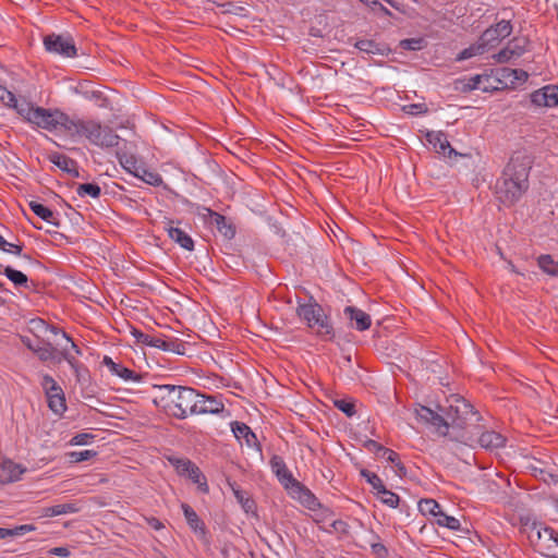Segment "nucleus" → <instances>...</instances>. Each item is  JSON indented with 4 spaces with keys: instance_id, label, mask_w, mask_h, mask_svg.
I'll return each mask as SVG.
<instances>
[{
    "instance_id": "obj_18",
    "label": "nucleus",
    "mask_w": 558,
    "mask_h": 558,
    "mask_svg": "<svg viewBox=\"0 0 558 558\" xmlns=\"http://www.w3.org/2000/svg\"><path fill=\"white\" fill-rule=\"evenodd\" d=\"M151 348L177 353L179 355L186 353V343L174 337H154Z\"/></svg>"
},
{
    "instance_id": "obj_35",
    "label": "nucleus",
    "mask_w": 558,
    "mask_h": 558,
    "mask_svg": "<svg viewBox=\"0 0 558 558\" xmlns=\"http://www.w3.org/2000/svg\"><path fill=\"white\" fill-rule=\"evenodd\" d=\"M486 51H487L486 48L484 47L482 41L478 39L476 43H474L471 46H469L468 48H464L463 50H461L458 53L456 60L457 61L468 60V59H471L476 56H482Z\"/></svg>"
},
{
    "instance_id": "obj_26",
    "label": "nucleus",
    "mask_w": 558,
    "mask_h": 558,
    "mask_svg": "<svg viewBox=\"0 0 558 558\" xmlns=\"http://www.w3.org/2000/svg\"><path fill=\"white\" fill-rule=\"evenodd\" d=\"M208 216L213 218V222L215 223L217 230L227 239H233L235 235L234 226L227 219L226 216L214 211L213 209H208Z\"/></svg>"
},
{
    "instance_id": "obj_55",
    "label": "nucleus",
    "mask_w": 558,
    "mask_h": 558,
    "mask_svg": "<svg viewBox=\"0 0 558 558\" xmlns=\"http://www.w3.org/2000/svg\"><path fill=\"white\" fill-rule=\"evenodd\" d=\"M95 438L93 434L89 433H80L76 434L70 441L71 445L74 446H84L92 442V440Z\"/></svg>"
},
{
    "instance_id": "obj_34",
    "label": "nucleus",
    "mask_w": 558,
    "mask_h": 558,
    "mask_svg": "<svg viewBox=\"0 0 558 558\" xmlns=\"http://www.w3.org/2000/svg\"><path fill=\"white\" fill-rule=\"evenodd\" d=\"M35 529L33 524H22L12 529L0 527V539L23 536L26 533L35 531Z\"/></svg>"
},
{
    "instance_id": "obj_2",
    "label": "nucleus",
    "mask_w": 558,
    "mask_h": 558,
    "mask_svg": "<svg viewBox=\"0 0 558 558\" xmlns=\"http://www.w3.org/2000/svg\"><path fill=\"white\" fill-rule=\"evenodd\" d=\"M532 168L531 158L522 153H514L506 165L496 183V195L505 206H512L529 189Z\"/></svg>"
},
{
    "instance_id": "obj_19",
    "label": "nucleus",
    "mask_w": 558,
    "mask_h": 558,
    "mask_svg": "<svg viewBox=\"0 0 558 558\" xmlns=\"http://www.w3.org/2000/svg\"><path fill=\"white\" fill-rule=\"evenodd\" d=\"M173 223L174 222L172 220H169L165 223L163 229L167 232L168 236L177 244H179L182 248L193 251V239L181 228L174 227Z\"/></svg>"
},
{
    "instance_id": "obj_44",
    "label": "nucleus",
    "mask_w": 558,
    "mask_h": 558,
    "mask_svg": "<svg viewBox=\"0 0 558 558\" xmlns=\"http://www.w3.org/2000/svg\"><path fill=\"white\" fill-rule=\"evenodd\" d=\"M168 461L181 476H185L195 464L189 459L177 457H168Z\"/></svg>"
},
{
    "instance_id": "obj_14",
    "label": "nucleus",
    "mask_w": 558,
    "mask_h": 558,
    "mask_svg": "<svg viewBox=\"0 0 558 558\" xmlns=\"http://www.w3.org/2000/svg\"><path fill=\"white\" fill-rule=\"evenodd\" d=\"M526 39L513 38L505 48L493 56L497 63H507L511 59L521 57L526 51Z\"/></svg>"
},
{
    "instance_id": "obj_61",
    "label": "nucleus",
    "mask_w": 558,
    "mask_h": 558,
    "mask_svg": "<svg viewBox=\"0 0 558 558\" xmlns=\"http://www.w3.org/2000/svg\"><path fill=\"white\" fill-rule=\"evenodd\" d=\"M482 78H483V76L478 75V74L470 77L469 82L466 84L468 88L471 90L480 88V83H481Z\"/></svg>"
},
{
    "instance_id": "obj_9",
    "label": "nucleus",
    "mask_w": 558,
    "mask_h": 558,
    "mask_svg": "<svg viewBox=\"0 0 558 558\" xmlns=\"http://www.w3.org/2000/svg\"><path fill=\"white\" fill-rule=\"evenodd\" d=\"M447 405L437 408L444 412L448 418H468L470 415L477 414L474 405L465 398L453 395L446 400Z\"/></svg>"
},
{
    "instance_id": "obj_54",
    "label": "nucleus",
    "mask_w": 558,
    "mask_h": 558,
    "mask_svg": "<svg viewBox=\"0 0 558 558\" xmlns=\"http://www.w3.org/2000/svg\"><path fill=\"white\" fill-rule=\"evenodd\" d=\"M415 413H416V418H422V420H425V418H444V416L441 414L435 412L430 408L423 407V405H420V409L416 408L415 409Z\"/></svg>"
},
{
    "instance_id": "obj_39",
    "label": "nucleus",
    "mask_w": 558,
    "mask_h": 558,
    "mask_svg": "<svg viewBox=\"0 0 558 558\" xmlns=\"http://www.w3.org/2000/svg\"><path fill=\"white\" fill-rule=\"evenodd\" d=\"M185 476L189 477L194 484H197L198 489L202 493H204V494L208 493L209 487L207 484V480L196 464H194V466L190 470V472Z\"/></svg>"
},
{
    "instance_id": "obj_60",
    "label": "nucleus",
    "mask_w": 558,
    "mask_h": 558,
    "mask_svg": "<svg viewBox=\"0 0 558 558\" xmlns=\"http://www.w3.org/2000/svg\"><path fill=\"white\" fill-rule=\"evenodd\" d=\"M369 8L373 11H379L385 16H389V17L392 16V12L389 9H387L384 4H381L378 0H376V4H372V5H369Z\"/></svg>"
},
{
    "instance_id": "obj_3",
    "label": "nucleus",
    "mask_w": 558,
    "mask_h": 558,
    "mask_svg": "<svg viewBox=\"0 0 558 558\" xmlns=\"http://www.w3.org/2000/svg\"><path fill=\"white\" fill-rule=\"evenodd\" d=\"M296 314L318 338L324 341L333 340L335 329L331 319L316 301L311 299L307 303H299Z\"/></svg>"
},
{
    "instance_id": "obj_16",
    "label": "nucleus",
    "mask_w": 558,
    "mask_h": 558,
    "mask_svg": "<svg viewBox=\"0 0 558 558\" xmlns=\"http://www.w3.org/2000/svg\"><path fill=\"white\" fill-rule=\"evenodd\" d=\"M344 316L350 320L351 327L359 331H365L372 326L371 316L355 306H345L343 310Z\"/></svg>"
},
{
    "instance_id": "obj_15",
    "label": "nucleus",
    "mask_w": 558,
    "mask_h": 558,
    "mask_svg": "<svg viewBox=\"0 0 558 558\" xmlns=\"http://www.w3.org/2000/svg\"><path fill=\"white\" fill-rule=\"evenodd\" d=\"M286 489L293 499L300 501L308 510L315 511L319 507L317 498L300 482L295 481Z\"/></svg>"
},
{
    "instance_id": "obj_64",
    "label": "nucleus",
    "mask_w": 558,
    "mask_h": 558,
    "mask_svg": "<svg viewBox=\"0 0 558 558\" xmlns=\"http://www.w3.org/2000/svg\"><path fill=\"white\" fill-rule=\"evenodd\" d=\"M63 357L69 363V365L71 366L72 369L81 367L82 363L80 361H77L74 356L69 354L68 352H63Z\"/></svg>"
},
{
    "instance_id": "obj_6",
    "label": "nucleus",
    "mask_w": 558,
    "mask_h": 558,
    "mask_svg": "<svg viewBox=\"0 0 558 558\" xmlns=\"http://www.w3.org/2000/svg\"><path fill=\"white\" fill-rule=\"evenodd\" d=\"M183 389V386H157V395L154 398V402L167 416L178 418V412L180 410L179 400H181ZM181 418H185V416H181Z\"/></svg>"
},
{
    "instance_id": "obj_22",
    "label": "nucleus",
    "mask_w": 558,
    "mask_h": 558,
    "mask_svg": "<svg viewBox=\"0 0 558 558\" xmlns=\"http://www.w3.org/2000/svg\"><path fill=\"white\" fill-rule=\"evenodd\" d=\"M180 410L178 412V417L189 415H194L195 405L197 404L196 399V390L191 387H184L183 392H181V400H179Z\"/></svg>"
},
{
    "instance_id": "obj_7",
    "label": "nucleus",
    "mask_w": 558,
    "mask_h": 558,
    "mask_svg": "<svg viewBox=\"0 0 558 558\" xmlns=\"http://www.w3.org/2000/svg\"><path fill=\"white\" fill-rule=\"evenodd\" d=\"M119 161L122 166V168L132 174L133 177L141 179L146 184L151 186H161L163 183L162 177L148 168H146L144 165L140 163L135 156L133 155H123L119 158Z\"/></svg>"
},
{
    "instance_id": "obj_42",
    "label": "nucleus",
    "mask_w": 558,
    "mask_h": 558,
    "mask_svg": "<svg viewBox=\"0 0 558 558\" xmlns=\"http://www.w3.org/2000/svg\"><path fill=\"white\" fill-rule=\"evenodd\" d=\"M0 251L8 253V254L22 256L28 260L32 259L29 255H25V254L22 255V251H23L22 243L15 244V243L9 242L5 240V238L1 233H0Z\"/></svg>"
},
{
    "instance_id": "obj_12",
    "label": "nucleus",
    "mask_w": 558,
    "mask_h": 558,
    "mask_svg": "<svg viewBox=\"0 0 558 558\" xmlns=\"http://www.w3.org/2000/svg\"><path fill=\"white\" fill-rule=\"evenodd\" d=\"M196 399L194 415L219 414L225 410L221 396H206L196 390Z\"/></svg>"
},
{
    "instance_id": "obj_31",
    "label": "nucleus",
    "mask_w": 558,
    "mask_h": 558,
    "mask_svg": "<svg viewBox=\"0 0 558 558\" xmlns=\"http://www.w3.org/2000/svg\"><path fill=\"white\" fill-rule=\"evenodd\" d=\"M80 507L75 502L60 504L44 509L43 517H57L61 514L75 513Z\"/></svg>"
},
{
    "instance_id": "obj_17",
    "label": "nucleus",
    "mask_w": 558,
    "mask_h": 558,
    "mask_svg": "<svg viewBox=\"0 0 558 558\" xmlns=\"http://www.w3.org/2000/svg\"><path fill=\"white\" fill-rule=\"evenodd\" d=\"M102 364L108 367L111 374L122 378L125 381L138 383L142 379V375L135 371L124 366L121 363L114 362L110 356H105Z\"/></svg>"
},
{
    "instance_id": "obj_13",
    "label": "nucleus",
    "mask_w": 558,
    "mask_h": 558,
    "mask_svg": "<svg viewBox=\"0 0 558 558\" xmlns=\"http://www.w3.org/2000/svg\"><path fill=\"white\" fill-rule=\"evenodd\" d=\"M531 102L536 107H558V85L549 84L530 95Z\"/></svg>"
},
{
    "instance_id": "obj_57",
    "label": "nucleus",
    "mask_w": 558,
    "mask_h": 558,
    "mask_svg": "<svg viewBox=\"0 0 558 558\" xmlns=\"http://www.w3.org/2000/svg\"><path fill=\"white\" fill-rule=\"evenodd\" d=\"M72 371L78 383L85 384L89 380V372L84 364H81L80 368H73Z\"/></svg>"
},
{
    "instance_id": "obj_53",
    "label": "nucleus",
    "mask_w": 558,
    "mask_h": 558,
    "mask_svg": "<svg viewBox=\"0 0 558 558\" xmlns=\"http://www.w3.org/2000/svg\"><path fill=\"white\" fill-rule=\"evenodd\" d=\"M131 335L135 338L137 343H142L148 347H151L153 340L155 336H150L148 333L143 332L137 328H132Z\"/></svg>"
},
{
    "instance_id": "obj_20",
    "label": "nucleus",
    "mask_w": 558,
    "mask_h": 558,
    "mask_svg": "<svg viewBox=\"0 0 558 558\" xmlns=\"http://www.w3.org/2000/svg\"><path fill=\"white\" fill-rule=\"evenodd\" d=\"M25 472L20 464L14 463L11 460H0V484H8L21 478V475Z\"/></svg>"
},
{
    "instance_id": "obj_62",
    "label": "nucleus",
    "mask_w": 558,
    "mask_h": 558,
    "mask_svg": "<svg viewBox=\"0 0 558 558\" xmlns=\"http://www.w3.org/2000/svg\"><path fill=\"white\" fill-rule=\"evenodd\" d=\"M365 446H366L369 450H372V451L376 452L377 454H378V453H381V454H383V453H384V450L386 449L385 447H383L381 445H379L378 442H376V441H374V440H368V441L365 444Z\"/></svg>"
},
{
    "instance_id": "obj_21",
    "label": "nucleus",
    "mask_w": 558,
    "mask_h": 558,
    "mask_svg": "<svg viewBox=\"0 0 558 558\" xmlns=\"http://www.w3.org/2000/svg\"><path fill=\"white\" fill-rule=\"evenodd\" d=\"M427 424V429L430 434L449 437L452 440L465 441L464 435L460 433H450V429H454V427L449 424L448 421H425Z\"/></svg>"
},
{
    "instance_id": "obj_11",
    "label": "nucleus",
    "mask_w": 558,
    "mask_h": 558,
    "mask_svg": "<svg viewBox=\"0 0 558 558\" xmlns=\"http://www.w3.org/2000/svg\"><path fill=\"white\" fill-rule=\"evenodd\" d=\"M43 386L47 391L49 408L56 414H61L66 409L62 389L57 385L56 380L50 375L44 376Z\"/></svg>"
},
{
    "instance_id": "obj_49",
    "label": "nucleus",
    "mask_w": 558,
    "mask_h": 558,
    "mask_svg": "<svg viewBox=\"0 0 558 558\" xmlns=\"http://www.w3.org/2000/svg\"><path fill=\"white\" fill-rule=\"evenodd\" d=\"M85 97L89 100H94L98 108L107 109L110 107L109 98L100 90L86 93Z\"/></svg>"
},
{
    "instance_id": "obj_32",
    "label": "nucleus",
    "mask_w": 558,
    "mask_h": 558,
    "mask_svg": "<svg viewBox=\"0 0 558 558\" xmlns=\"http://www.w3.org/2000/svg\"><path fill=\"white\" fill-rule=\"evenodd\" d=\"M537 265L547 275L558 277V260L556 262L550 254L539 255Z\"/></svg>"
},
{
    "instance_id": "obj_25",
    "label": "nucleus",
    "mask_w": 558,
    "mask_h": 558,
    "mask_svg": "<svg viewBox=\"0 0 558 558\" xmlns=\"http://www.w3.org/2000/svg\"><path fill=\"white\" fill-rule=\"evenodd\" d=\"M270 465L272 472L277 475L279 482L283 485L284 488H288L289 485L296 481L295 478H293L292 474L287 469L286 463L281 458L274 457L270 460Z\"/></svg>"
},
{
    "instance_id": "obj_63",
    "label": "nucleus",
    "mask_w": 558,
    "mask_h": 558,
    "mask_svg": "<svg viewBox=\"0 0 558 558\" xmlns=\"http://www.w3.org/2000/svg\"><path fill=\"white\" fill-rule=\"evenodd\" d=\"M21 342L34 353V350L36 349L37 341L32 340L27 336H20Z\"/></svg>"
},
{
    "instance_id": "obj_50",
    "label": "nucleus",
    "mask_w": 558,
    "mask_h": 558,
    "mask_svg": "<svg viewBox=\"0 0 558 558\" xmlns=\"http://www.w3.org/2000/svg\"><path fill=\"white\" fill-rule=\"evenodd\" d=\"M96 454H97L96 451L89 450V449L82 450V451H72V452L66 453L69 460L74 463L89 460V459L94 458Z\"/></svg>"
},
{
    "instance_id": "obj_59",
    "label": "nucleus",
    "mask_w": 558,
    "mask_h": 558,
    "mask_svg": "<svg viewBox=\"0 0 558 558\" xmlns=\"http://www.w3.org/2000/svg\"><path fill=\"white\" fill-rule=\"evenodd\" d=\"M381 457H384L388 462H390L392 464L398 462V460L400 459L399 454L397 452H395L393 450L388 449V448L384 450V453L381 454Z\"/></svg>"
},
{
    "instance_id": "obj_46",
    "label": "nucleus",
    "mask_w": 558,
    "mask_h": 558,
    "mask_svg": "<svg viewBox=\"0 0 558 558\" xmlns=\"http://www.w3.org/2000/svg\"><path fill=\"white\" fill-rule=\"evenodd\" d=\"M76 193L81 197L88 195L93 198H98L101 194V189L96 183H83L77 186Z\"/></svg>"
},
{
    "instance_id": "obj_36",
    "label": "nucleus",
    "mask_w": 558,
    "mask_h": 558,
    "mask_svg": "<svg viewBox=\"0 0 558 558\" xmlns=\"http://www.w3.org/2000/svg\"><path fill=\"white\" fill-rule=\"evenodd\" d=\"M333 405L349 417L356 414V401L351 397L335 399Z\"/></svg>"
},
{
    "instance_id": "obj_52",
    "label": "nucleus",
    "mask_w": 558,
    "mask_h": 558,
    "mask_svg": "<svg viewBox=\"0 0 558 558\" xmlns=\"http://www.w3.org/2000/svg\"><path fill=\"white\" fill-rule=\"evenodd\" d=\"M361 475L366 478V481L372 485V487L376 490V493L380 488H383V486H384L383 481L380 480V477L377 474L372 473L367 470H362Z\"/></svg>"
},
{
    "instance_id": "obj_38",
    "label": "nucleus",
    "mask_w": 558,
    "mask_h": 558,
    "mask_svg": "<svg viewBox=\"0 0 558 558\" xmlns=\"http://www.w3.org/2000/svg\"><path fill=\"white\" fill-rule=\"evenodd\" d=\"M56 349L50 342L44 340L37 341L34 353L38 356L41 362H47L53 359Z\"/></svg>"
},
{
    "instance_id": "obj_43",
    "label": "nucleus",
    "mask_w": 558,
    "mask_h": 558,
    "mask_svg": "<svg viewBox=\"0 0 558 558\" xmlns=\"http://www.w3.org/2000/svg\"><path fill=\"white\" fill-rule=\"evenodd\" d=\"M228 484H229L234 497L241 504L244 511L245 512L252 511L255 506L254 501L251 498H248L247 496H245L244 492H242L239 488V486H236L234 483L229 482Z\"/></svg>"
},
{
    "instance_id": "obj_24",
    "label": "nucleus",
    "mask_w": 558,
    "mask_h": 558,
    "mask_svg": "<svg viewBox=\"0 0 558 558\" xmlns=\"http://www.w3.org/2000/svg\"><path fill=\"white\" fill-rule=\"evenodd\" d=\"M427 141L430 145H433L434 149L438 154H442L444 156H451L456 154L454 149L451 147L447 136L442 132H432L427 134Z\"/></svg>"
},
{
    "instance_id": "obj_45",
    "label": "nucleus",
    "mask_w": 558,
    "mask_h": 558,
    "mask_svg": "<svg viewBox=\"0 0 558 558\" xmlns=\"http://www.w3.org/2000/svg\"><path fill=\"white\" fill-rule=\"evenodd\" d=\"M435 521L439 526L447 527L451 531H459L461 527L460 521L457 518L448 515L442 511L439 512Z\"/></svg>"
},
{
    "instance_id": "obj_48",
    "label": "nucleus",
    "mask_w": 558,
    "mask_h": 558,
    "mask_svg": "<svg viewBox=\"0 0 558 558\" xmlns=\"http://www.w3.org/2000/svg\"><path fill=\"white\" fill-rule=\"evenodd\" d=\"M313 512H314V514H313L314 521L316 523L320 524V527L324 525H328L330 520L333 518L332 511L328 508L322 507L320 505Z\"/></svg>"
},
{
    "instance_id": "obj_40",
    "label": "nucleus",
    "mask_w": 558,
    "mask_h": 558,
    "mask_svg": "<svg viewBox=\"0 0 558 558\" xmlns=\"http://www.w3.org/2000/svg\"><path fill=\"white\" fill-rule=\"evenodd\" d=\"M418 510L423 515H429L436 519L441 511V507L434 499H422L418 502Z\"/></svg>"
},
{
    "instance_id": "obj_37",
    "label": "nucleus",
    "mask_w": 558,
    "mask_h": 558,
    "mask_svg": "<svg viewBox=\"0 0 558 558\" xmlns=\"http://www.w3.org/2000/svg\"><path fill=\"white\" fill-rule=\"evenodd\" d=\"M15 287L27 288L28 278L25 274L20 270L5 266L2 272Z\"/></svg>"
},
{
    "instance_id": "obj_8",
    "label": "nucleus",
    "mask_w": 558,
    "mask_h": 558,
    "mask_svg": "<svg viewBox=\"0 0 558 558\" xmlns=\"http://www.w3.org/2000/svg\"><path fill=\"white\" fill-rule=\"evenodd\" d=\"M43 43L45 49L50 53L60 54L64 58L77 56V49L71 35L52 33L45 36Z\"/></svg>"
},
{
    "instance_id": "obj_4",
    "label": "nucleus",
    "mask_w": 558,
    "mask_h": 558,
    "mask_svg": "<svg viewBox=\"0 0 558 558\" xmlns=\"http://www.w3.org/2000/svg\"><path fill=\"white\" fill-rule=\"evenodd\" d=\"M0 100L4 106L14 109L25 122L38 129L44 130L48 118L51 117V109L35 106L25 98L19 99L5 87H2L0 90Z\"/></svg>"
},
{
    "instance_id": "obj_47",
    "label": "nucleus",
    "mask_w": 558,
    "mask_h": 558,
    "mask_svg": "<svg viewBox=\"0 0 558 558\" xmlns=\"http://www.w3.org/2000/svg\"><path fill=\"white\" fill-rule=\"evenodd\" d=\"M378 497L380 498L381 502H384L385 505L391 507V508H397L398 505H399V496L390 490H388L385 485L383 486V488H380L377 493Z\"/></svg>"
},
{
    "instance_id": "obj_51",
    "label": "nucleus",
    "mask_w": 558,
    "mask_h": 558,
    "mask_svg": "<svg viewBox=\"0 0 558 558\" xmlns=\"http://www.w3.org/2000/svg\"><path fill=\"white\" fill-rule=\"evenodd\" d=\"M355 47L366 53L376 54L379 52L378 45L371 39H361L355 43Z\"/></svg>"
},
{
    "instance_id": "obj_30",
    "label": "nucleus",
    "mask_w": 558,
    "mask_h": 558,
    "mask_svg": "<svg viewBox=\"0 0 558 558\" xmlns=\"http://www.w3.org/2000/svg\"><path fill=\"white\" fill-rule=\"evenodd\" d=\"M28 330L37 338V341L43 340L41 335H46L48 331L57 335L59 329L52 325L47 324L41 318L31 319L28 323Z\"/></svg>"
},
{
    "instance_id": "obj_58",
    "label": "nucleus",
    "mask_w": 558,
    "mask_h": 558,
    "mask_svg": "<svg viewBox=\"0 0 558 558\" xmlns=\"http://www.w3.org/2000/svg\"><path fill=\"white\" fill-rule=\"evenodd\" d=\"M422 43H423V39H421V38H418V39L411 38V39L402 40L401 46L404 49L416 50V49L422 48Z\"/></svg>"
},
{
    "instance_id": "obj_29",
    "label": "nucleus",
    "mask_w": 558,
    "mask_h": 558,
    "mask_svg": "<svg viewBox=\"0 0 558 558\" xmlns=\"http://www.w3.org/2000/svg\"><path fill=\"white\" fill-rule=\"evenodd\" d=\"M478 444L486 449H497L505 445L506 438L496 432H484L478 437Z\"/></svg>"
},
{
    "instance_id": "obj_41",
    "label": "nucleus",
    "mask_w": 558,
    "mask_h": 558,
    "mask_svg": "<svg viewBox=\"0 0 558 558\" xmlns=\"http://www.w3.org/2000/svg\"><path fill=\"white\" fill-rule=\"evenodd\" d=\"M501 76L506 80H509L511 84L517 82L524 83L529 78V73L522 69L505 68L501 70Z\"/></svg>"
},
{
    "instance_id": "obj_10",
    "label": "nucleus",
    "mask_w": 558,
    "mask_h": 558,
    "mask_svg": "<svg viewBox=\"0 0 558 558\" xmlns=\"http://www.w3.org/2000/svg\"><path fill=\"white\" fill-rule=\"evenodd\" d=\"M512 33V24L510 21L501 20L495 25L489 26L480 36V40L486 48L490 50L496 48L505 38L509 37Z\"/></svg>"
},
{
    "instance_id": "obj_5",
    "label": "nucleus",
    "mask_w": 558,
    "mask_h": 558,
    "mask_svg": "<svg viewBox=\"0 0 558 558\" xmlns=\"http://www.w3.org/2000/svg\"><path fill=\"white\" fill-rule=\"evenodd\" d=\"M533 546L542 555L558 558V533L541 523H532L525 529Z\"/></svg>"
},
{
    "instance_id": "obj_1",
    "label": "nucleus",
    "mask_w": 558,
    "mask_h": 558,
    "mask_svg": "<svg viewBox=\"0 0 558 558\" xmlns=\"http://www.w3.org/2000/svg\"><path fill=\"white\" fill-rule=\"evenodd\" d=\"M50 114L44 128L46 131L61 132L75 140H86L89 144L105 149L119 146L120 136L99 120L71 117L59 109H51Z\"/></svg>"
},
{
    "instance_id": "obj_27",
    "label": "nucleus",
    "mask_w": 558,
    "mask_h": 558,
    "mask_svg": "<svg viewBox=\"0 0 558 558\" xmlns=\"http://www.w3.org/2000/svg\"><path fill=\"white\" fill-rule=\"evenodd\" d=\"M29 209L39 218H41L44 221L51 223L56 227L60 225V221L58 219V214L52 211L50 208L46 207L45 205L36 202L31 201L28 203Z\"/></svg>"
},
{
    "instance_id": "obj_23",
    "label": "nucleus",
    "mask_w": 558,
    "mask_h": 558,
    "mask_svg": "<svg viewBox=\"0 0 558 558\" xmlns=\"http://www.w3.org/2000/svg\"><path fill=\"white\" fill-rule=\"evenodd\" d=\"M231 429L234 437L242 444V440L250 448H257V437L252 429L243 422L235 421L231 424Z\"/></svg>"
},
{
    "instance_id": "obj_33",
    "label": "nucleus",
    "mask_w": 558,
    "mask_h": 558,
    "mask_svg": "<svg viewBox=\"0 0 558 558\" xmlns=\"http://www.w3.org/2000/svg\"><path fill=\"white\" fill-rule=\"evenodd\" d=\"M49 160L56 165L58 168H60L62 171H65V172H72V171H75V167H76V162L75 160H73L72 158L63 155V154H59V153H53L49 156Z\"/></svg>"
},
{
    "instance_id": "obj_56",
    "label": "nucleus",
    "mask_w": 558,
    "mask_h": 558,
    "mask_svg": "<svg viewBox=\"0 0 558 558\" xmlns=\"http://www.w3.org/2000/svg\"><path fill=\"white\" fill-rule=\"evenodd\" d=\"M322 529L328 533L332 532H345L347 524L341 520L331 519L328 525L322 526Z\"/></svg>"
},
{
    "instance_id": "obj_28",
    "label": "nucleus",
    "mask_w": 558,
    "mask_h": 558,
    "mask_svg": "<svg viewBox=\"0 0 558 558\" xmlns=\"http://www.w3.org/2000/svg\"><path fill=\"white\" fill-rule=\"evenodd\" d=\"M182 510L189 526L201 537L206 534L205 525L197 513L186 504H182Z\"/></svg>"
}]
</instances>
